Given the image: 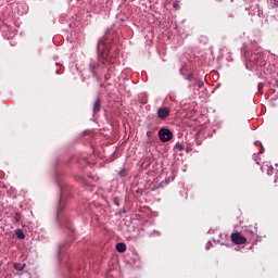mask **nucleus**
<instances>
[{
    "label": "nucleus",
    "mask_w": 278,
    "mask_h": 278,
    "mask_svg": "<svg viewBox=\"0 0 278 278\" xmlns=\"http://www.w3.org/2000/svg\"><path fill=\"white\" fill-rule=\"evenodd\" d=\"M119 177H127V170L125 168L118 172Z\"/></svg>",
    "instance_id": "f3484780"
},
{
    "label": "nucleus",
    "mask_w": 278,
    "mask_h": 278,
    "mask_svg": "<svg viewBox=\"0 0 278 278\" xmlns=\"http://www.w3.org/2000/svg\"><path fill=\"white\" fill-rule=\"evenodd\" d=\"M136 192H137V194H139V197H142V190L141 189H138Z\"/></svg>",
    "instance_id": "a878e982"
},
{
    "label": "nucleus",
    "mask_w": 278,
    "mask_h": 278,
    "mask_svg": "<svg viewBox=\"0 0 278 278\" xmlns=\"http://www.w3.org/2000/svg\"><path fill=\"white\" fill-rule=\"evenodd\" d=\"M58 166H60V159H56L54 162V168H58Z\"/></svg>",
    "instance_id": "5701e85b"
},
{
    "label": "nucleus",
    "mask_w": 278,
    "mask_h": 278,
    "mask_svg": "<svg viewBox=\"0 0 278 278\" xmlns=\"http://www.w3.org/2000/svg\"><path fill=\"white\" fill-rule=\"evenodd\" d=\"M185 79H187V81H197L194 74H188Z\"/></svg>",
    "instance_id": "2eb2a0df"
},
{
    "label": "nucleus",
    "mask_w": 278,
    "mask_h": 278,
    "mask_svg": "<svg viewBox=\"0 0 278 278\" xmlns=\"http://www.w3.org/2000/svg\"><path fill=\"white\" fill-rule=\"evenodd\" d=\"M245 10L248 12H250V14L252 16H255V14H257L260 16V14H261V10H260V5L258 4L250 5L249 8H245Z\"/></svg>",
    "instance_id": "1a4fd4ad"
},
{
    "label": "nucleus",
    "mask_w": 278,
    "mask_h": 278,
    "mask_svg": "<svg viewBox=\"0 0 278 278\" xmlns=\"http://www.w3.org/2000/svg\"><path fill=\"white\" fill-rule=\"evenodd\" d=\"M15 236L17 240H25V232H23V229L15 230Z\"/></svg>",
    "instance_id": "f8f14e48"
},
{
    "label": "nucleus",
    "mask_w": 278,
    "mask_h": 278,
    "mask_svg": "<svg viewBox=\"0 0 278 278\" xmlns=\"http://www.w3.org/2000/svg\"><path fill=\"white\" fill-rule=\"evenodd\" d=\"M26 266L27 264L25 263H14L13 268H15V270H25Z\"/></svg>",
    "instance_id": "ddd939ff"
},
{
    "label": "nucleus",
    "mask_w": 278,
    "mask_h": 278,
    "mask_svg": "<svg viewBox=\"0 0 278 278\" xmlns=\"http://www.w3.org/2000/svg\"><path fill=\"white\" fill-rule=\"evenodd\" d=\"M257 242L253 241L252 244H256Z\"/></svg>",
    "instance_id": "f704fd0d"
},
{
    "label": "nucleus",
    "mask_w": 278,
    "mask_h": 278,
    "mask_svg": "<svg viewBox=\"0 0 278 278\" xmlns=\"http://www.w3.org/2000/svg\"><path fill=\"white\" fill-rule=\"evenodd\" d=\"M112 201L116 205V207L121 206V199H118V197H114Z\"/></svg>",
    "instance_id": "dca6fc26"
},
{
    "label": "nucleus",
    "mask_w": 278,
    "mask_h": 278,
    "mask_svg": "<svg viewBox=\"0 0 278 278\" xmlns=\"http://www.w3.org/2000/svg\"><path fill=\"white\" fill-rule=\"evenodd\" d=\"M273 8H278V0H274V5Z\"/></svg>",
    "instance_id": "393cba45"
},
{
    "label": "nucleus",
    "mask_w": 278,
    "mask_h": 278,
    "mask_svg": "<svg viewBox=\"0 0 278 278\" xmlns=\"http://www.w3.org/2000/svg\"><path fill=\"white\" fill-rule=\"evenodd\" d=\"M100 88H103V83L100 84Z\"/></svg>",
    "instance_id": "473e14b6"
},
{
    "label": "nucleus",
    "mask_w": 278,
    "mask_h": 278,
    "mask_svg": "<svg viewBox=\"0 0 278 278\" xmlns=\"http://www.w3.org/2000/svg\"><path fill=\"white\" fill-rule=\"evenodd\" d=\"M159 138L161 142H170L173 140V131L168 128H161L159 130Z\"/></svg>",
    "instance_id": "39448f33"
},
{
    "label": "nucleus",
    "mask_w": 278,
    "mask_h": 278,
    "mask_svg": "<svg viewBox=\"0 0 278 278\" xmlns=\"http://www.w3.org/2000/svg\"><path fill=\"white\" fill-rule=\"evenodd\" d=\"M249 61L252 62V64H254L255 66H266V56L263 53L252 54L249 58Z\"/></svg>",
    "instance_id": "7ed1b4c3"
},
{
    "label": "nucleus",
    "mask_w": 278,
    "mask_h": 278,
    "mask_svg": "<svg viewBox=\"0 0 278 278\" xmlns=\"http://www.w3.org/2000/svg\"><path fill=\"white\" fill-rule=\"evenodd\" d=\"M271 85L274 86V88H278V79L275 78L274 80H271Z\"/></svg>",
    "instance_id": "4be33fe9"
},
{
    "label": "nucleus",
    "mask_w": 278,
    "mask_h": 278,
    "mask_svg": "<svg viewBox=\"0 0 278 278\" xmlns=\"http://www.w3.org/2000/svg\"><path fill=\"white\" fill-rule=\"evenodd\" d=\"M179 73H180V75H185V74H184V68H182V67L179 70Z\"/></svg>",
    "instance_id": "c85d7f7f"
},
{
    "label": "nucleus",
    "mask_w": 278,
    "mask_h": 278,
    "mask_svg": "<svg viewBox=\"0 0 278 278\" xmlns=\"http://www.w3.org/2000/svg\"><path fill=\"white\" fill-rule=\"evenodd\" d=\"M55 74H56V75H60V71H55Z\"/></svg>",
    "instance_id": "2f4dec72"
},
{
    "label": "nucleus",
    "mask_w": 278,
    "mask_h": 278,
    "mask_svg": "<svg viewBox=\"0 0 278 278\" xmlns=\"http://www.w3.org/2000/svg\"><path fill=\"white\" fill-rule=\"evenodd\" d=\"M273 170H275L273 166H267V175H273Z\"/></svg>",
    "instance_id": "6ab92c4d"
},
{
    "label": "nucleus",
    "mask_w": 278,
    "mask_h": 278,
    "mask_svg": "<svg viewBox=\"0 0 278 278\" xmlns=\"http://www.w3.org/2000/svg\"><path fill=\"white\" fill-rule=\"evenodd\" d=\"M151 134H152L151 131L147 132L148 138H151Z\"/></svg>",
    "instance_id": "c756f323"
},
{
    "label": "nucleus",
    "mask_w": 278,
    "mask_h": 278,
    "mask_svg": "<svg viewBox=\"0 0 278 278\" xmlns=\"http://www.w3.org/2000/svg\"><path fill=\"white\" fill-rule=\"evenodd\" d=\"M15 216H17L16 218H15V220H16V223H18L21 219H18V218H21V213H15Z\"/></svg>",
    "instance_id": "b1692460"
},
{
    "label": "nucleus",
    "mask_w": 278,
    "mask_h": 278,
    "mask_svg": "<svg viewBox=\"0 0 278 278\" xmlns=\"http://www.w3.org/2000/svg\"><path fill=\"white\" fill-rule=\"evenodd\" d=\"M243 231L247 233V236H251V238H255L257 236V227L244 226Z\"/></svg>",
    "instance_id": "6e6552de"
},
{
    "label": "nucleus",
    "mask_w": 278,
    "mask_h": 278,
    "mask_svg": "<svg viewBox=\"0 0 278 278\" xmlns=\"http://www.w3.org/2000/svg\"><path fill=\"white\" fill-rule=\"evenodd\" d=\"M105 54V36L102 37L97 45V59L91 60L88 65V71L91 73L93 79L101 84L104 81H110L112 79V73H114V66L112 63H108Z\"/></svg>",
    "instance_id": "f257e3e1"
},
{
    "label": "nucleus",
    "mask_w": 278,
    "mask_h": 278,
    "mask_svg": "<svg viewBox=\"0 0 278 278\" xmlns=\"http://www.w3.org/2000/svg\"><path fill=\"white\" fill-rule=\"evenodd\" d=\"M186 149V146L184 143H179L177 142L175 146H174V151L175 153H179V151H184Z\"/></svg>",
    "instance_id": "9b49d317"
},
{
    "label": "nucleus",
    "mask_w": 278,
    "mask_h": 278,
    "mask_svg": "<svg viewBox=\"0 0 278 278\" xmlns=\"http://www.w3.org/2000/svg\"><path fill=\"white\" fill-rule=\"evenodd\" d=\"M222 244H225L226 247H230L231 243H225V242H222Z\"/></svg>",
    "instance_id": "7c9ffc66"
},
{
    "label": "nucleus",
    "mask_w": 278,
    "mask_h": 278,
    "mask_svg": "<svg viewBox=\"0 0 278 278\" xmlns=\"http://www.w3.org/2000/svg\"><path fill=\"white\" fill-rule=\"evenodd\" d=\"M193 88H203V86H205V84L203 83V80H194V83L192 84Z\"/></svg>",
    "instance_id": "4468645a"
},
{
    "label": "nucleus",
    "mask_w": 278,
    "mask_h": 278,
    "mask_svg": "<svg viewBox=\"0 0 278 278\" xmlns=\"http://www.w3.org/2000/svg\"><path fill=\"white\" fill-rule=\"evenodd\" d=\"M101 108H103V101L100 97H97L93 101L92 113L99 114V112H101Z\"/></svg>",
    "instance_id": "0eeeda50"
},
{
    "label": "nucleus",
    "mask_w": 278,
    "mask_h": 278,
    "mask_svg": "<svg viewBox=\"0 0 278 278\" xmlns=\"http://www.w3.org/2000/svg\"><path fill=\"white\" fill-rule=\"evenodd\" d=\"M156 114L157 118H160L161 121H165V118H168V116H170V109H168L167 106L160 108Z\"/></svg>",
    "instance_id": "423d86ee"
},
{
    "label": "nucleus",
    "mask_w": 278,
    "mask_h": 278,
    "mask_svg": "<svg viewBox=\"0 0 278 278\" xmlns=\"http://www.w3.org/2000/svg\"><path fill=\"white\" fill-rule=\"evenodd\" d=\"M212 247H213L212 241H207L205 244V250L210 251V249H212Z\"/></svg>",
    "instance_id": "a211bd4d"
},
{
    "label": "nucleus",
    "mask_w": 278,
    "mask_h": 278,
    "mask_svg": "<svg viewBox=\"0 0 278 278\" xmlns=\"http://www.w3.org/2000/svg\"><path fill=\"white\" fill-rule=\"evenodd\" d=\"M197 144H198V146L201 144L200 141H197Z\"/></svg>",
    "instance_id": "72a5a7b5"
},
{
    "label": "nucleus",
    "mask_w": 278,
    "mask_h": 278,
    "mask_svg": "<svg viewBox=\"0 0 278 278\" xmlns=\"http://www.w3.org/2000/svg\"><path fill=\"white\" fill-rule=\"evenodd\" d=\"M258 92H262V84H258Z\"/></svg>",
    "instance_id": "cd10ccee"
},
{
    "label": "nucleus",
    "mask_w": 278,
    "mask_h": 278,
    "mask_svg": "<svg viewBox=\"0 0 278 278\" xmlns=\"http://www.w3.org/2000/svg\"><path fill=\"white\" fill-rule=\"evenodd\" d=\"M249 249H253V245H251Z\"/></svg>",
    "instance_id": "e433bc0d"
},
{
    "label": "nucleus",
    "mask_w": 278,
    "mask_h": 278,
    "mask_svg": "<svg viewBox=\"0 0 278 278\" xmlns=\"http://www.w3.org/2000/svg\"><path fill=\"white\" fill-rule=\"evenodd\" d=\"M60 200L58 204V211H56V223L61 229H66L67 231V240L63 243H60L58 245V260L59 262H62V254L65 253L66 249L71 247L73 241L75 240V226H73V222L71 220V217L68 216V213L64 211L66 207V204L64 203V200H62V187H60Z\"/></svg>",
    "instance_id": "f03ea898"
},
{
    "label": "nucleus",
    "mask_w": 278,
    "mask_h": 278,
    "mask_svg": "<svg viewBox=\"0 0 278 278\" xmlns=\"http://www.w3.org/2000/svg\"><path fill=\"white\" fill-rule=\"evenodd\" d=\"M173 8H174V10H179V1H175L174 3H173Z\"/></svg>",
    "instance_id": "aec40b11"
},
{
    "label": "nucleus",
    "mask_w": 278,
    "mask_h": 278,
    "mask_svg": "<svg viewBox=\"0 0 278 278\" xmlns=\"http://www.w3.org/2000/svg\"><path fill=\"white\" fill-rule=\"evenodd\" d=\"M260 153H264V151L261 150Z\"/></svg>",
    "instance_id": "c9c22d12"
},
{
    "label": "nucleus",
    "mask_w": 278,
    "mask_h": 278,
    "mask_svg": "<svg viewBox=\"0 0 278 278\" xmlns=\"http://www.w3.org/2000/svg\"><path fill=\"white\" fill-rule=\"evenodd\" d=\"M230 240L232 244H237L238 247H240V244H247V237H244L240 231L232 232Z\"/></svg>",
    "instance_id": "20e7f679"
},
{
    "label": "nucleus",
    "mask_w": 278,
    "mask_h": 278,
    "mask_svg": "<svg viewBox=\"0 0 278 278\" xmlns=\"http://www.w3.org/2000/svg\"><path fill=\"white\" fill-rule=\"evenodd\" d=\"M253 160L256 162V164H260V160H262V159H260V156H257V154H253Z\"/></svg>",
    "instance_id": "412c9836"
},
{
    "label": "nucleus",
    "mask_w": 278,
    "mask_h": 278,
    "mask_svg": "<svg viewBox=\"0 0 278 278\" xmlns=\"http://www.w3.org/2000/svg\"><path fill=\"white\" fill-rule=\"evenodd\" d=\"M115 249L118 253H125V251H127V244L119 242L116 244Z\"/></svg>",
    "instance_id": "9d476101"
},
{
    "label": "nucleus",
    "mask_w": 278,
    "mask_h": 278,
    "mask_svg": "<svg viewBox=\"0 0 278 278\" xmlns=\"http://www.w3.org/2000/svg\"><path fill=\"white\" fill-rule=\"evenodd\" d=\"M277 181H278V176L276 175L274 178V184H277Z\"/></svg>",
    "instance_id": "bb28decb"
}]
</instances>
